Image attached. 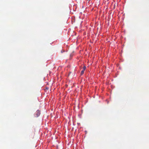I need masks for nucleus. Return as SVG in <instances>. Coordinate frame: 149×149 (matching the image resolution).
<instances>
[{
    "label": "nucleus",
    "instance_id": "obj_1",
    "mask_svg": "<svg viewBox=\"0 0 149 149\" xmlns=\"http://www.w3.org/2000/svg\"><path fill=\"white\" fill-rule=\"evenodd\" d=\"M40 111L39 110H38L35 113V116L36 117H38L40 116Z\"/></svg>",
    "mask_w": 149,
    "mask_h": 149
},
{
    "label": "nucleus",
    "instance_id": "obj_4",
    "mask_svg": "<svg viewBox=\"0 0 149 149\" xmlns=\"http://www.w3.org/2000/svg\"><path fill=\"white\" fill-rule=\"evenodd\" d=\"M63 51H61V53H63Z\"/></svg>",
    "mask_w": 149,
    "mask_h": 149
},
{
    "label": "nucleus",
    "instance_id": "obj_3",
    "mask_svg": "<svg viewBox=\"0 0 149 149\" xmlns=\"http://www.w3.org/2000/svg\"><path fill=\"white\" fill-rule=\"evenodd\" d=\"M86 67L85 66H83V70L85 71V70L86 69Z\"/></svg>",
    "mask_w": 149,
    "mask_h": 149
},
{
    "label": "nucleus",
    "instance_id": "obj_2",
    "mask_svg": "<svg viewBox=\"0 0 149 149\" xmlns=\"http://www.w3.org/2000/svg\"><path fill=\"white\" fill-rule=\"evenodd\" d=\"M84 70H82V71H81V73H80V75H82L84 74Z\"/></svg>",
    "mask_w": 149,
    "mask_h": 149
}]
</instances>
